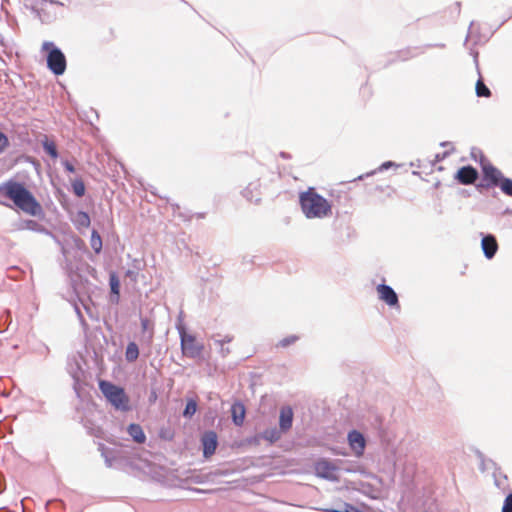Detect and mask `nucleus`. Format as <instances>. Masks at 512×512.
<instances>
[{
	"label": "nucleus",
	"mask_w": 512,
	"mask_h": 512,
	"mask_svg": "<svg viewBox=\"0 0 512 512\" xmlns=\"http://www.w3.org/2000/svg\"><path fill=\"white\" fill-rule=\"evenodd\" d=\"M9 146L8 137L0 131V153L4 152Z\"/></svg>",
	"instance_id": "obj_30"
},
{
	"label": "nucleus",
	"mask_w": 512,
	"mask_h": 512,
	"mask_svg": "<svg viewBox=\"0 0 512 512\" xmlns=\"http://www.w3.org/2000/svg\"><path fill=\"white\" fill-rule=\"evenodd\" d=\"M109 283H110L111 292L118 297L119 290H120V281L115 273H112L110 275Z\"/></svg>",
	"instance_id": "obj_25"
},
{
	"label": "nucleus",
	"mask_w": 512,
	"mask_h": 512,
	"mask_svg": "<svg viewBox=\"0 0 512 512\" xmlns=\"http://www.w3.org/2000/svg\"><path fill=\"white\" fill-rule=\"evenodd\" d=\"M477 178V170L470 165L461 167L455 175V179L463 185L473 184Z\"/></svg>",
	"instance_id": "obj_8"
},
{
	"label": "nucleus",
	"mask_w": 512,
	"mask_h": 512,
	"mask_svg": "<svg viewBox=\"0 0 512 512\" xmlns=\"http://www.w3.org/2000/svg\"><path fill=\"white\" fill-rule=\"evenodd\" d=\"M90 245L96 253H99L102 249V239L95 230L92 231Z\"/></svg>",
	"instance_id": "obj_21"
},
{
	"label": "nucleus",
	"mask_w": 512,
	"mask_h": 512,
	"mask_svg": "<svg viewBox=\"0 0 512 512\" xmlns=\"http://www.w3.org/2000/svg\"><path fill=\"white\" fill-rule=\"evenodd\" d=\"M263 437L270 442H275L280 439L281 431H278L275 428L268 429L263 433Z\"/></svg>",
	"instance_id": "obj_24"
},
{
	"label": "nucleus",
	"mask_w": 512,
	"mask_h": 512,
	"mask_svg": "<svg viewBox=\"0 0 512 512\" xmlns=\"http://www.w3.org/2000/svg\"><path fill=\"white\" fill-rule=\"evenodd\" d=\"M177 329L180 335L182 354L188 358L200 357L204 349L203 344L197 341L195 335L188 333L184 326H178Z\"/></svg>",
	"instance_id": "obj_5"
},
{
	"label": "nucleus",
	"mask_w": 512,
	"mask_h": 512,
	"mask_svg": "<svg viewBox=\"0 0 512 512\" xmlns=\"http://www.w3.org/2000/svg\"><path fill=\"white\" fill-rule=\"evenodd\" d=\"M482 171L483 181L487 187L498 186V184L504 178L501 171L488 162L482 163Z\"/></svg>",
	"instance_id": "obj_6"
},
{
	"label": "nucleus",
	"mask_w": 512,
	"mask_h": 512,
	"mask_svg": "<svg viewBox=\"0 0 512 512\" xmlns=\"http://www.w3.org/2000/svg\"><path fill=\"white\" fill-rule=\"evenodd\" d=\"M197 411V403L195 400L190 399L187 401L186 407L184 409L183 415L185 417H192Z\"/></svg>",
	"instance_id": "obj_23"
},
{
	"label": "nucleus",
	"mask_w": 512,
	"mask_h": 512,
	"mask_svg": "<svg viewBox=\"0 0 512 512\" xmlns=\"http://www.w3.org/2000/svg\"><path fill=\"white\" fill-rule=\"evenodd\" d=\"M43 148L51 158L56 159L58 157L57 147L54 141H50L47 138L43 141Z\"/></svg>",
	"instance_id": "obj_19"
},
{
	"label": "nucleus",
	"mask_w": 512,
	"mask_h": 512,
	"mask_svg": "<svg viewBox=\"0 0 512 512\" xmlns=\"http://www.w3.org/2000/svg\"><path fill=\"white\" fill-rule=\"evenodd\" d=\"M293 423V411L289 406L282 407L279 416V427L281 432H287Z\"/></svg>",
	"instance_id": "obj_11"
},
{
	"label": "nucleus",
	"mask_w": 512,
	"mask_h": 512,
	"mask_svg": "<svg viewBox=\"0 0 512 512\" xmlns=\"http://www.w3.org/2000/svg\"><path fill=\"white\" fill-rule=\"evenodd\" d=\"M378 297L387 305L394 307L399 306L398 296L396 292L388 285L379 284L376 288Z\"/></svg>",
	"instance_id": "obj_7"
},
{
	"label": "nucleus",
	"mask_w": 512,
	"mask_h": 512,
	"mask_svg": "<svg viewBox=\"0 0 512 512\" xmlns=\"http://www.w3.org/2000/svg\"><path fill=\"white\" fill-rule=\"evenodd\" d=\"M99 389L115 409L121 411L130 410V399L122 387L106 380H100Z\"/></svg>",
	"instance_id": "obj_3"
},
{
	"label": "nucleus",
	"mask_w": 512,
	"mask_h": 512,
	"mask_svg": "<svg viewBox=\"0 0 512 512\" xmlns=\"http://www.w3.org/2000/svg\"><path fill=\"white\" fill-rule=\"evenodd\" d=\"M127 432L138 444H143L146 441L145 433L139 424H130L127 428Z\"/></svg>",
	"instance_id": "obj_15"
},
{
	"label": "nucleus",
	"mask_w": 512,
	"mask_h": 512,
	"mask_svg": "<svg viewBox=\"0 0 512 512\" xmlns=\"http://www.w3.org/2000/svg\"><path fill=\"white\" fill-rule=\"evenodd\" d=\"M141 327H142L143 333L148 334L147 339H148V342L151 343L152 339H153V334H154L153 323L148 318H143V319H141Z\"/></svg>",
	"instance_id": "obj_18"
},
{
	"label": "nucleus",
	"mask_w": 512,
	"mask_h": 512,
	"mask_svg": "<svg viewBox=\"0 0 512 512\" xmlns=\"http://www.w3.org/2000/svg\"><path fill=\"white\" fill-rule=\"evenodd\" d=\"M41 49L47 53V67L55 75H62L67 66L66 57L53 42H43Z\"/></svg>",
	"instance_id": "obj_4"
},
{
	"label": "nucleus",
	"mask_w": 512,
	"mask_h": 512,
	"mask_svg": "<svg viewBox=\"0 0 512 512\" xmlns=\"http://www.w3.org/2000/svg\"><path fill=\"white\" fill-rule=\"evenodd\" d=\"M299 203L303 214L309 219H322L332 215L331 203L313 187L299 194Z\"/></svg>",
	"instance_id": "obj_2"
},
{
	"label": "nucleus",
	"mask_w": 512,
	"mask_h": 512,
	"mask_svg": "<svg viewBox=\"0 0 512 512\" xmlns=\"http://www.w3.org/2000/svg\"><path fill=\"white\" fill-rule=\"evenodd\" d=\"M0 192L30 216H36L42 212L40 203L22 182L8 180L0 186Z\"/></svg>",
	"instance_id": "obj_1"
},
{
	"label": "nucleus",
	"mask_w": 512,
	"mask_h": 512,
	"mask_svg": "<svg viewBox=\"0 0 512 512\" xmlns=\"http://www.w3.org/2000/svg\"><path fill=\"white\" fill-rule=\"evenodd\" d=\"M330 512H363L361 511L360 509H358L357 507L351 505V504H344L343 507L339 508V509H333V510H330Z\"/></svg>",
	"instance_id": "obj_29"
},
{
	"label": "nucleus",
	"mask_w": 512,
	"mask_h": 512,
	"mask_svg": "<svg viewBox=\"0 0 512 512\" xmlns=\"http://www.w3.org/2000/svg\"><path fill=\"white\" fill-rule=\"evenodd\" d=\"M232 419L235 425L241 426L245 419V407L242 403H234L231 407Z\"/></svg>",
	"instance_id": "obj_14"
},
{
	"label": "nucleus",
	"mask_w": 512,
	"mask_h": 512,
	"mask_svg": "<svg viewBox=\"0 0 512 512\" xmlns=\"http://www.w3.org/2000/svg\"><path fill=\"white\" fill-rule=\"evenodd\" d=\"M498 186L504 194L512 196V179L504 177Z\"/></svg>",
	"instance_id": "obj_22"
},
{
	"label": "nucleus",
	"mask_w": 512,
	"mask_h": 512,
	"mask_svg": "<svg viewBox=\"0 0 512 512\" xmlns=\"http://www.w3.org/2000/svg\"><path fill=\"white\" fill-rule=\"evenodd\" d=\"M139 356V349L135 342H130L127 345L125 357L128 362H134Z\"/></svg>",
	"instance_id": "obj_17"
},
{
	"label": "nucleus",
	"mask_w": 512,
	"mask_h": 512,
	"mask_svg": "<svg viewBox=\"0 0 512 512\" xmlns=\"http://www.w3.org/2000/svg\"><path fill=\"white\" fill-rule=\"evenodd\" d=\"M348 441L352 450L355 452L357 456L363 454L365 449V439L361 433L355 430L351 431L348 434Z\"/></svg>",
	"instance_id": "obj_10"
},
{
	"label": "nucleus",
	"mask_w": 512,
	"mask_h": 512,
	"mask_svg": "<svg viewBox=\"0 0 512 512\" xmlns=\"http://www.w3.org/2000/svg\"><path fill=\"white\" fill-rule=\"evenodd\" d=\"M203 454L209 458L215 453L217 448V435L213 431L206 432L202 436Z\"/></svg>",
	"instance_id": "obj_9"
},
{
	"label": "nucleus",
	"mask_w": 512,
	"mask_h": 512,
	"mask_svg": "<svg viewBox=\"0 0 512 512\" xmlns=\"http://www.w3.org/2000/svg\"><path fill=\"white\" fill-rule=\"evenodd\" d=\"M475 90H476V95L478 97H486L487 98V97L491 96V92H490L489 88L485 85V83L483 82L482 79H479L476 82Z\"/></svg>",
	"instance_id": "obj_20"
},
{
	"label": "nucleus",
	"mask_w": 512,
	"mask_h": 512,
	"mask_svg": "<svg viewBox=\"0 0 512 512\" xmlns=\"http://www.w3.org/2000/svg\"><path fill=\"white\" fill-rule=\"evenodd\" d=\"M232 340H233V337L228 336V335L224 336L222 339L215 340V343L218 346H220L221 353L223 356H226L227 354L230 353V350L226 349L224 346H225V344L230 343Z\"/></svg>",
	"instance_id": "obj_26"
},
{
	"label": "nucleus",
	"mask_w": 512,
	"mask_h": 512,
	"mask_svg": "<svg viewBox=\"0 0 512 512\" xmlns=\"http://www.w3.org/2000/svg\"><path fill=\"white\" fill-rule=\"evenodd\" d=\"M502 512H512V493L505 498Z\"/></svg>",
	"instance_id": "obj_32"
},
{
	"label": "nucleus",
	"mask_w": 512,
	"mask_h": 512,
	"mask_svg": "<svg viewBox=\"0 0 512 512\" xmlns=\"http://www.w3.org/2000/svg\"><path fill=\"white\" fill-rule=\"evenodd\" d=\"M336 471V467L327 460H319L315 463V472L323 478H331Z\"/></svg>",
	"instance_id": "obj_13"
},
{
	"label": "nucleus",
	"mask_w": 512,
	"mask_h": 512,
	"mask_svg": "<svg viewBox=\"0 0 512 512\" xmlns=\"http://www.w3.org/2000/svg\"><path fill=\"white\" fill-rule=\"evenodd\" d=\"M244 197H246L250 202L258 203L260 201V192L257 185L250 184L248 185L244 192Z\"/></svg>",
	"instance_id": "obj_16"
},
{
	"label": "nucleus",
	"mask_w": 512,
	"mask_h": 512,
	"mask_svg": "<svg viewBox=\"0 0 512 512\" xmlns=\"http://www.w3.org/2000/svg\"><path fill=\"white\" fill-rule=\"evenodd\" d=\"M481 245H482L484 255L488 259L493 258L498 250V244H497L496 238L493 235H487V236L483 237Z\"/></svg>",
	"instance_id": "obj_12"
},
{
	"label": "nucleus",
	"mask_w": 512,
	"mask_h": 512,
	"mask_svg": "<svg viewBox=\"0 0 512 512\" xmlns=\"http://www.w3.org/2000/svg\"><path fill=\"white\" fill-rule=\"evenodd\" d=\"M72 188H73V192L78 197H82L85 193V185L82 180L73 181Z\"/></svg>",
	"instance_id": "obj_27"
},
{
	"label": "nucleus",
	"mask_w": 512,
	"mask_h": 512,
	"mask_svg": "<svg viewBox=\"0 0 512 512\" xmlns=\"http://www.w3.org/2000/svg\"><path fill=\"white\" fill-rule=\"evenodd\" d=\"M63 165H64V168L66 169V171H68V172H70V173L75 172V168H74V166H73L69 161H65V162L63 163Z\"/></svg>",
	"instance_id": "obj_33"
},
{
	"label": "nucleus",
	"mask_w": 512,
	"mask_h": 512,
	"mask_svg": "<svg viewBox=\"0 0 512 512\" xmlns=\"http://www.w3.org/2000/svg\"><path fill=\"white\" fill-rule=\"evenodd\" d=\"M76 222L78 225L88 227L90 225V218L86 212L80 211L77 213Z\"/></svg>",
	"instance_id": "obj_28"
},
{
	"label": "nucleus",
	"mask_w": 512,
	"mask_h": 512,
	"mask_svg": "<svg viewBox=\"0 0 512 512\" xmlns=\"http://www.w3.org/2000/svg\"><path fill=\"white\" fill-rule=\"evenodd\" d=\"M297 337L296 336H288L286 338H283L282 340L279 341V344L278 346H281V347H287L293 343H295L297 341Z\"/></svg>",
	"instance_id": "obj_31"
}]
</instances>
